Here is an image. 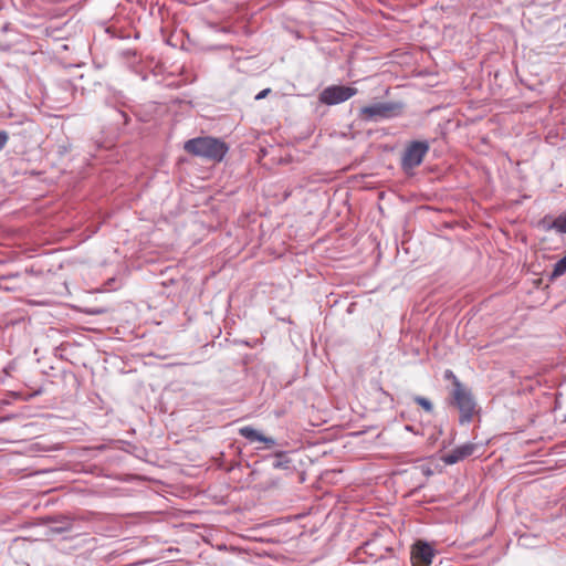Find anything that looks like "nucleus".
I'll use <instances>...</instances> for the list:
<instances>
[{
    "label": "nucleus",
    "instance_id": "7",
    "mask_svg": "<svg viewBox=\"0 0 566 566\" xmlns=\"http://www.w3.org/2000/svg\"><path fill=\"white\" fill-rule=\"evenodd\" d=\"M474 451V446L471 443L463 444L453 449L451 452L443 457V462L447 464H455L459 461L470 457Z\"/></svg>",
    "mask_w": 566,
    "mask_h": 566
},
{
    "label": "nucleus",
    "instance_id": "14",
    "mask_svg": "<svg viewBox=\"0 0 566 566\" xmlns=\"http://www.w3.org/2000/svg\"><path fill=\"white\" fill-rule=\"evenodd\" d=\"M269 92H270V90H269V88H265V90L261 91V92L255 96V99H262V98H264V97L268 95V93H269Z\"/></svg>",
    "mask_w": 566,
    "mask_h": 566
},
{
    "label": "nucleus",
    "instance_id": "6",
    "mask_svg": "<svg viewBox=\"0 0 566 566\" xmlns=\"http://www.w3.org/2000/svg\"><path fill=\"white\" fill-rule=\"evenodd\" d=\"M434 557L433 548L424 543L417 542L411 551V560L413 566H430Z\"/></svg>",
    "mask_w": 566,
    "mask_h": 566
},
{
    "label": "nucleus",
    "instance_id": "11",
    "mask_svg": "<svg viewBox=\"0 0 566 566\" xmlns=\"http://www.w3.org/2000/svg\"><path fill=\"white\" fill-rule=\"evenodd\" d=\"M290 462L284 452H279L274 457L272 467L274 469H289Z\"/></svg>",
    "mask_w": 566,
    "mask_h": 566
},
{
    "label": "nucleus",
    "instance_id": "5",
    "mask_svg": "<svg viewBox=\"0 0 566 566\" xmlns=\"http://www.w3.org/2000/svg\"><path fill=\"white\" fill-rule=\"evenodd\" d=\"M357 94V88L344 85H332L326 87L319 95L322 103L335 105L346 102Z\"/></svg>",
    "mask_w": 566,
    "mask_h": 566
},
{
    "label": "nucleus",
    "instance_id": "1",
    "mask_svg": "<svg viewBox=\"0 0 566 566\" xmlns=\"http://www.w3.org/2000/svg\"><path fill=\"white\" fill-rule=\"evenodd\" d=\"M184 148L193 156L213 163H220L229 150L223 140L210 136L189 139Z\"/></svg>",
    "mask_w": 566,
    "mask_h": 566
},
{
    "label": "nucleus",
    "instance_id": "10",
    "mask_svg": "<svg viewBox=\"0 0 566 566\" xmlns=\"http://www.w3.org/2000/svg\"><path fill=\"white\" fill-rule=\"evenodd\" d=\"M566 273V255L558 260L553 269V272L549 276L551 281L556 280L557 277L564 275Z\"/></svg>",
    "mask_w": 566,
    "mask_h": 566
},
{
    "label": "nucleus",
    "instance_id": "2",
    "mask_svg": "<svg viewBox=\"0 0 566 566\" xmlns=\"http://www.w3.org/2000/svg\"><path fill=\"white\" fill-rule=\"evenodd\" d=\"M452 400L461 413L460 423H469L475 412L476 403L471 391L464 387L458 378H454Z\"/></svg>",
    "mask_w": 566,
    "mask_h": 566
},
{
    "label": "nucleus",
    "instance_id": "4",
    "mask_svg": "<svg viewBox=\"0 0 566 566\" xmlns=\"http://www.w3.org/2000/svg\"><path fill=\"white\" fill-rule=\"evenodd\" d=\"M429 149L430 145L427 140H413L408 144L401 158L402 169L409 171L420 166Z\"/></svg>",
    "mask_w": 566,
    "mask_h": 566
},
{
    "label": "nucleus",
    "instance_id": "3",
    "mask_svg": "<svg viewBox=\"0 0 566 566\" xmlns=\"http://www.w3.org/2000/svg\"><path fill=\"white\" fill-rule=\"evenodd\" d=\"M401 109L402 105L400 103H375L373 105L361 107L359 116L364 120L378 122L380 119L398 116L401 113Z\"/></svg>",
    "mask_w": 566,
    "mask_h": 566
},
{
    "label": "nucleus",
    "instance_id": "9",
    "mask_svg": "<svg viewBox=\"0 0 566 566\" xmlns=\"http://www.w3.org/2000/svg\"><path fill=\"white\" fill-rule=\"evenodd\" d=\"M547 229H554L558 233H566V211L555 218Z\"/></svg>",
    "mask_w": 566,
    "mask_h": 566
},
{
    "label": "nucleus",
    "instance_id": "12",
    "mask_svg": "<svg viewBox=\"0 0 566 566\" xmlns=\"http://www.w3.org/2000/svg\"><path fill=\"white\" fill-rule=\"evenodd\" d=\"M415 402L421 406L427 412H432L433 406L431 401L422 396H416Z\"/></svg>",
    "mask_w": 566,
    "mask_h": 566
},
{
    "label": "nucleus",
    "instance_id": "15",
    "mask_svg": "<svg viewBox=\"0 0 566 566\" xmlns=\"http://www.w3.org/2000/svg\"><path fill=\"white\" fill-rule=\"evenodd\" d=\"M444 378L452 379V381L454 382V378H457V377L454 376V374L451 370H446Z\"/></svg>",
    "mask_w": 566,
    "mask_h": 566
},
{
    "label": "nucleus",
    "instance_id": "8",
    "mask_svg": "<svg viewBox=\"0 0 566 566\" xmlns=\"http://www.w3.org/2000/svg\"><path fill=\"white\" fill-rule=\"evenodd\" d=\"M240 436L248 439L249 441H259L268 444L269 447H272L275 444V440L270 437H265L262 433H260L258 430L250 426H245L239 429Z\"/></svg>",
    "mask_w": 566,
    "mask_h": 566
},
{
    "label": "nucleus",
    "instance_id": "13",
    "mask_svg": "<svg viewBox=\"0 0 566 566\" xmlns=\"http://www.w3.org/2000/svg\"><path fill=\"white\" fill-rule=\"evenodd\" d=\"M9 135L4 130H0V150L7 145Z\"/></svg>",
    "mask_w": 566,
    "mask_h": 566
}]
</instances>
